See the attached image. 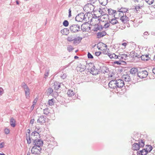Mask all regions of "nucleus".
I'll return each instance as SVG.
<instances>
[{
    "label": "nucleus",
    "instance_id": "32",
    "mask_svg": "<svg viewBox=\"0 0 155 155\" xmlns=\"http://www.w3.org/2000/svg\"><path fill=\"white\" fill-rule=\"evenodd\" d=\"M74 38L73 36L71 35L68 37L67 40L68 41L71 42L73 41Z\"/></svg>",
    "mask_w": 155,
    "mask_h": 155
},
{
    "label": "nucleus",
    "instance_id": "7",
    "mask_svg": "<svg viewBox=\"0 0 155 155\" xmlns=\"http://www.w3.org/2000/svg\"><path fill=\"white\" fill-rule=\"evenodd\" d=\"M119 15L121 16L120 19L124 23H127L129 21V18L126 15V14L123 13L122 15V13H119Z\"/></svg>",
    "mask_w": 155,
    "mask_h": 155
},
{
    "label": "nucleus",
    "instance_id": "12",
    "mask_svg": "<svg viewBox=\"0 0 155 155\" xmlns=\"http://www.w3.org/2000/svg\"><path fill=\"white\" fill-rule=\"evenodd\" d=\"M122 78L126 82H129L131 80L130 77L127 74L123 75L122 77Z\"/></svg>",
    "mask_w": 155,
    "mask_h": 155
},
{
    "label": "nucleus",
    "instance_id": "39",
    "mask_svg": "<svg viewBox=\"0 0 155 155\" xmlns=\"http://www.w3.org/2000/svg\"><path fill=\"white\" fill-rule=\"evenodd\" d=\"M49 73V70H47V71H46V72L45 73V76L44 77V78H44V79H45L46 80V78H47V77L48 76Z\"/></svg>",
    "mask_w": 155,
    "mask_h": 155
},
{
    "label": "nucleus",
    "instance_id": "5",
    "mask_svg": "<svg viewBox=\"0 0 155 155\" xmlns=\"http://www.w3.org/2000/svg\"><path fill=\"white\" fill-rule=\"evenodd\" d=\"M108 86L110 88L113 89L114 91L117 92V88L116 80H112L110 81L108 84Z\"/></svg>",
    "mask_w": 155,
    "mask_h": 155
},
{
    "label": "nucleus",
    "instance_id": "9",
    "mask_svg": "<svg viewBox=\"0 0 155 155\" xmlns=\"http://www.w3.org/2000/svg\"><path fill=\"white\" fill-rule=\"evenodd\" d=\"M91 72L93 75L98 74V70L96 68L95 66L94 65L91 69Z\"/></svg>",
    "mask_w": 155,
    "mask_h": 155
},
{
    "label": "nucleus",
    "instance_id": "23",
    "mask_svg": "<svg viewBox=\"0 0 155 155\" xmlns=\"http://www.w3.org/2000/svg\"><path fill=\"white\" fill-rule=\"evenodd\" d=\"M99 3L103 5H106L108 2V0H98Z\"/></svg>",
    "mask_w": 155,
    "mask_h": 155
},
{
    "label": "nucleus",
    "instance_id": "63",
    "mask_svg": "<svg viewBox=\"0 0 155 155\" xmlns=\"http://www.w3.org/2000/svg\"><path fill=\"white\" fill-rule=\"evenodd\" d=\"M152 71L153 73L155 74V67L153 68Z\"/></svg>",
    "mask_w": 155,
    "mask_h": 155
},
{
    "label": "nucleus",
    "instance_id": "60",
    "mask_svg": "<svg viewBox=\"0 0 155 155\" xmlns=\"http://www.w3.org/2000/svg\"><path fill=\"white\" fill-rule=\"evenodd\" d=\"M90 1L91 3H94L96 2L97 1V0H90Z\"/></svg>",
    "mask_w": 155,
    "mask_h": 155
},
{
    "label": "nucleus",
    "instance_id": "19",
    "mask_svg": "<svg viewBox=\"0 0 155 155\" xmlns=\"http://www.w3.org/2000/svg\"><path fill=\"white\" fill-rule=\"evenodd\" d=\"M45 117L43 116H41L39 117V123L42 124L45 122Z\"/></svg>",
    "mask_w": 155,
    "mask_h": 155
},
{
    "label": "nucleus",
    "instance_id": "25",
    "mask_svg": "<svg viewBox=\"0 0 155 155\" xmlns=\"http://www.w3.org/2000/svg\"><path fill=\"white\" fill-rule=\"evenodd\" d=\"M140 152L141 153V155H147L148 153L147 149L146 150L145 149L140 150Z\"/></svg>",
    "mask_w": 155,
    "mask_h": 155
},
{
    "label": "nucleus",
    "instance_id": "29",
    "mask_svg": "<svg viewBox=\"0 0 155 155\" xmlns=\"http://www.w3.org/2000/svg\"><path fill=\"white\" fill-rule=\"evenodd\" d=\"M25 95L27 97H29L30 95V91L29 88H28V89H25Z\"/></svg>",
    "mask_w": 155,
    "mask_h": 155
},
{
    "label": "nucleus",
    "instance_id": "6",
    "mask_svg": "<svg viewBox=\"0 0 155 155\" xmlns=\"http://www.w3.org/2000/svg\"><path fill=\"white\" fill-rule=\"evenodd\" d=\"M148 75V72L146 71H141L138 72L137 76L141 78H144Z\"/></svg>",
    "mask_w": 155,
    "mask_h": 155
},
{
    "label": "nucleus",
    "instance_id": "3",
    "mask_svg": "<svg viewBox=\"0 0 155 155\" xmlns=\"http://www.w3.org/2000/svg\"><path fill=\"white\" fill-rule=\"evenodd\" d=\"M116 83L117 85V93H118L119 92V90L122 88L124 85V81L121 79L116 80Z\"/></svg>",
    "mask_w": 155,
    "mask_h": 155
},
{
    "label": "nucleus",
    "instance_id": "22",
    "mask_svg": "<svg viewBox=\"0 0 155 155\" xmlns=\"http://www.w3.org/2000/svg\"><path fill=\"white\" fill-rule=\"evenodd\" d=\"M137 71V69L134 68H132L130 70V73L133 74H136Z\"/></svg>",
    "mask_w": 155,
    "mask_h": 155
},
{
    "label": "nucleus",
    "instance_id": "51",
    "mask_svg": "<svg viewBox=\"0 0 155 155\" xmlns=\"http://www.w3.org/2000/svg\"><path fill=\"white\" fill-rule=\"evenodd\" d=\"M114 64H116L118 65H120L121 64V63L120 61H115L114 62Z\"/></svg>",
    "mask_w": 155,
    "mask_h": 155
},
{
    "label": "nucleus",
    "instance_id": "20",
    "mask_svg": "<svg viewBox=\"0 0 155 155\" xmlns=\"http://www.w3.org/2000/svg\"><path fill=\"white\" fill-rule=\"evenodd\" d=\"M61 83L57 82H55L54 83V88L56 90H58L60 87Z\"/></svg>",
    "mask_w": 155,
    "mask_h": 155
},
{
    "label": "nucleus",
    "instance_id": "26",
    "mask_svg": "<svg viewBox=\"0 0 155 155\" xmlns=\"http://www.w3.org/2000/svg\"><path fill=\"white\" fill-rule=\"evenodd\" d=\"M109 23H111L113 25L115 24L118 23V21L116 19V18L112 19L111 20H110Z\"/></svg>",
    "mask_w": 155,
    "mask_h": 155
},
{
    "label": "nucleus",
    "instance_id": "54",
    "mask_svg": "<svg viewBox=\"0 0 155 155\" xmlns=\"http://www.w3.org/2000/svg\"><path fill=\"white\" fill-rule=\"evenodd\" d=\"M71 10L70 9H69V15H68V17H70L71 16Z\"/></svg>",
    "mask_w": 155,
    "mask_h": 155
},
{
    "label": "nucleus",
    "instance_id": "45",
    "mask_svg": "<svg viewBox=\"0 0 155 155\" xmlns=\"http://www.w3.org/2000/svg\"><path fill=\"white\" fill-rule=\"evenodd\" d=\"M97 28H97V29H98L99 30L101 31L103 28V27L102 25H98Z\"/></svg>",
    "mask_w": 155,
    "mask_h": 155
},
{
    "label": "nucleus",
    "instance_id": "15",
    "mask_svg": "<svg viewBox=\"0 0 155 155\" xmlns=\"http://www.w3.org/2000/svg\"><path fill=\"white\" fill-rule=\"evenodd\" d=\"M10 125L12 127H15V120L13 117H12L11 118L10 120Z\"/></svg>",
    "mask_w": 155,
    "mask_h": 155
},
{
    "label": "nucleus",
    "instance_id": "28",
    "mask_svg": "<svg viewBox=\"0 0 155 155\" xmlns=\"http://www.w3.org/2000/svg\"><path fill=\"white\" fill-rule=\"evenodd\" d=\"M26 140H27V143L28 144H30L31 143V138H30V135H28V136L27 134H26Z\"/></svg>",
    "mask_w": 155,
    "mask_h": 155
},
{
    "label": "nucleus",
    "instance_id": "21",
    "mask_svg": "<svg viewBox=\"0 0 155 155\" xmlns=\"http://www.w3.org/2000/svg\"><path fill=\"white\" fill-rule=\"evenodd\" d=\"M67 94L69 97H71L74 96V93L73 90H69L67 92Z\"/></svg>",
    "mask_w": 155,
    "mask_h": 155
},
{
    "label": "nucleus",
    "instance_id": "18",
    "mask_svg": "<svg viewBox=\"0 0 155 155\" xmlns=\"http://www.w3.org/2000/svg\"><path fill=\"white\" fill-rule=\"evenodd\" d=\"M85 69V67L84 65H81L80 67H78L77 70L80 72L83 71Z\"/></svg>",
    "mask_w": 155,
    "mask_h": 155
},
{
    "label": "nucleus",
    "instance_id": "38",
    "mask_svg": "<svg viewBox=\"0 0 155 155\" xmlns=\"http://www.w3.org/2000/svg\"><path fill=\"white\" fill-rule=\"evenodd\" d=\"M145 1L147 4L150 5L152 4L153 3L154 0H145Z\"/></svg>",
    "mask_w": 155,
    "mask_h": 155
},
{
    "label": "nucleus",
    "instance_id": "11",
    "mask_svg": "<svg viewBox=\"0 0 155 155\" xmlns=\"http://www.w3.org/2000/svg\"><path fill=\"white\" fill-rule=\"evenodd\" d=\"M35 147H33L31 150V153L32 154H35L36 155H38L39 154V149L38 148Z\"/></svg>",
    "mask_w": 155,
    "mask_h": 155
},
{
    "label": "nucleus",
    "instance_id": "48",
    "mask_svg": "<svg viewBox=\"0 0 155 155\" xmlns=\"http://www.w3.org/2000/svg\"><path fill=\"white\" fill-rule=\"evenodd\" d=\"M101 54V51L96 52L95 54L96 56H98L100 55Z\"/></svg>",
    "mask_w": 155,
    "mask_h": 155
},
{
    "label": "nucleus",
    "instance_id": "4",
    "mask_svg": "<svg viewBox=\"0 0 155 155\" xmlns=\"http://www.w3.org/2000/svg\"><path fill=\"white\" fill-rule=\"evenodd\" d=\"M86 18L85 17V15L83 13H81L77 15L75 18V20L79 22L83 20L87 21V20H85Z\"/></svg>",
    "mask_w": 155,
    "mask_h": 155
},
{
    "label": "nucleus",
    "instance_id": "27",
    "mask_svg": "<svg viewBox=\"0 0 155 155\" xmlns=\"http://www.w3.org/2000/svg\"><path fill=\"white\" fill-rule=\"evenodd\" d=\"M146 146L147 147L145 148V149H147L148 153L150 152L153 149L151 145H147Z\"/></svg>",
    "mask_w": 155,
    "mask_h": 155
},
{
    "label": "nucleus",
    "instance_id": "49",
    "mask_svg": "<svg viewBox=\"0 0 155 155\" xmlns=\"http://www.w3.org/2000/svg\"><path fill=\"white\" fill-rule=\"evenodd\" d=\"M3 90L2 87H0V96L3 93Z\"/></svg>",
    "mask_w": 155,
    "mask_h": 155
},
{
    "label": "nucleus",
    "instance_id": "50",
    "mask_svg": "<svg viewBox=\"0 0 155 155\" xmlns=\"http://www.w3.org/2000/svg\"><path fill=\"white\" fill-rule=\"evenodd\" d=\"M67 77V75L65 74H64L62 75L61 76V77L62 78L64 79L66 78Z\"/></svg>",
    "mask_w": 155,
    "mask_h": 155
},
{
    "label": "nucleus",
    "instance_id": "59",
    "mask_svg": "<svg viewBox=\"0 0 155 155\" xmlns=\"http://www.w3.org/2000/svg\"><path fill=\"white\" fill-rule=\"evenodd\" d=\"M34 120H35L34 119H31L30 122V123L31 124H33L34 123Z\"/></svg>",
    "mask_w": 155,
    "mask_h": 155
},
{
    "label": "nucleus",
    "instance_id": "1",
    "mask_svg": "<svg viewBox=\"0 0 155 155\" xmlns=\"http://www.w3.org/2000/svg\"><path fill=\"white\" fill-rule=\"evenodd\" d=\"M144 145V141L143 140L141 139L139 140L138 143H135L133 145L132 149L134 150H137L140 147H142Z\"/></svg>",
    "mask_w": 155,
    "mask_h": 155
},
{
    "label": "nucleus",
    "instance_id": "8",
    "mask_svg": "<svg viewBox=\"0 0 155 155\" xmlns=\"http://www.w3.org/2000/svg\"><path fill=\"white\" fill-rule=\"evenodd\" d=\"M117 14L119 15V13H122L123 15V13L126 14V12L128 13V10L127 8H122L120 9L117 12Z\"/></svg>",
    "mask_w": 155,
    "mask_h": 155
},
{
    "label": "nucleus",
    "instance_id": "61",
    "mask_svg": "<svg viewBox=\"0 0 155 155\" xmlns=\"http://www.w3.org/2000/svg\"><path fill=\"white\" fill-rule=\"evenodd\" d=\"M143 34L144 35H149V34H148V32L147 31L145 32Z\"/></svg>",
    "mask_w": 155,
    "mask_h": 155
},
{
    "label": "nucleus",
    "instance_id": "36",
    "mask_svg": "<svg viewBox=\"0 0 155 155\" xmlns=\"http://www.w3.org/2000/svg\"><path fill=\"white\" fill-rule=\"evenodd\" d=\"M63 25L65 27H67L69 25V22L67 20H64L63 23Z\"/></svg>",
    "mask_w": 155,
    "mask_h": 155
},
{
    "label": "nucleus",
    "instance_id": "43",
    "mask_svg": "<svg viewBox=\"0 0 155 155\" xmlns=\"http://www.w3.org/2000/svg\"><path fill=\"white\" fill-rule=\"evenodd\" d=\"M48 92L49 94H51L53 92V90L51 88H49L48 89Z\"/></svg>",
    "mask_w": 155,
    "mask_h": 155
},
{
    "label": "nucleus",
    "instance_id": "30",
    "mask_svg": "<svg viewBox=\"0 0 155 155\" xmlns=\"http://www.w3.org/2000/svg\"><path fill=\"white\" fill-rule=\"evenodd\" d=\"M54 98L51 99V100H49L48 102V104L51 106L53 105L54 104Z\"/></svg>",
    "mask_w": 155,
    "mask_h": 155
},
{
    "label": "nucleus",
    "instance_id": "34",
    "mask_svg": "<svg viewBox=\"0 0 155 155\" xmlns=\"http://www.w3.org/2000/svg\"><path fill=\"white\" fill-rule=\"evenodd\" d=\"M74 49V48L71 45H68L67 47V50L69 52H71Z\"/></svg>",
    "mask_w": 155,
    "mask_h": 155
},
{
    "label": "nucleus",
    "instance_id": "37",
    "mask_svg": "<svg viewBox=\"0 0 155 155\" xmlns=\"http://www.w3.org/2000/svg\"><path fill=\"white\" fill-rule=\"evenodd\" d=\"M45 81L46 80L45 79H43L42 81L39 83V85L42 87L44 85Z\"/></svg>",
    "mask_w": 155,
    "mask_h": 155
},
{
    "label": "nucleus",
    "instance_id": "10",
    "mask_svg": "<svg viewBox=\"0 0 155 155\" xmlns=\"http://www.w3.org/2000/svg\"><path fill=\"white\" fill-rule=\"evenodd\" d=\"M82 39V38L79 36L77 38H74L73 40V43L74 44H78L81 41Z\"/></svg>",
    "mask_w": 155,
    "mask_h": 155
},
{
    "label": "nucleus",
    "instance_id": "56",
    "mask_svg": "<svg viewBox=\"0 0 155 155\" xmlns=\"http://www.w3.org/2000/svg\"><path fill=\"white\" fill-rule=\"evenodd\" d=\"M115 55L114 56V58H115V59H116V58H120V56H119V55H118V56H117V55H116L115 54Z\"/></svg>",
    "mask_w": 155,
    "mask_h": 155
},
{
    "label": "nucleus",
    "instance_id": "57",
    "mask_svg": "<svg viewBox=\"0 0 155 155\" xmlns=\"http://www.w3.org/2000/svg\"><path fill=\"white\" fill-rule=\"evenodd\" d=\"M108 55L109 56L110 59L113 58H112V54L110 53H108Z\"/></svg>",
    "mask_w": 155,
    "mask_h": 155
},
{
    "label": "nucleus",
    "instance_id": "41",
    "mask_svg": "<svg viewBox=\"0 0 155 155\" xmlns=\"http://www.w3.org/2000/svg\"><path fill=\"white\" fill-rule=\"evenodd\" d=\"M110 26V23L107 22L104 26L103 28H108Z\"/></svg>",
    "mask_w": 155,
    "mask_h": 155
},
{
    "label": "nucleus",
    "instance_id": "17",
    "mask_svg": "<svg viewBox=\"0 0 155 155\" xmlns=\"http://www.w3.org/2000/svg\"><path fill=\"white\" fill-rule=\"evenodd\" d=\"M108 14L110 15H113L114 14V16H115L116 14H117V12L116 10H113L111 9H109L108 10Z\"/></svg>",
    "mask_w": 155,
    "mask_h": 155
},
{
    "label": "nucleus",
    "instance_id": "55",
    "mask_svg": "<svg viewBox=\"0 0 155 155\" xmlns=\"http://www.w3.org/2000/svg\"><path fill=\"white\" fill-rule=\"evenodd\" d=\"M37 98H36L35 99V100H34L33 102V105H35V104L37 102Z\"/></svg>",
    "mask_w": 155,
    "mask_h": 155
},
{
    "label": "nucleus",
    "instance_id": "35",
    "mask_svg": "<svg viewBox=\"0 0 155 155\" xmlns=\"http://www.w3.org/2000/svg\"><path fill=\"white\" fill-rule=\"evenodd\" d=\"M44 114L46 115H48L49 113V112L48 108L43 110Z\"/></svg>",
    "mask_w": 155,
    "mask_h": 155
},
{
    "label": "nucleus",
    "instance_id": "46",
    "mask_svg": "<svg viewBox=\"0 0 155 155\" xmlns=\"http://www.w3.org/2000/svg\"><path fill=\"white\" fill-rule=\"evenodd\" d=\"M43 144V142L42 140L39 139V148L41 146H42Z\"/></svg>",
    "mask_w": 155,
    "mask_h": 155
},
{
    "label": "nucleus",
    "instance_id": "33",
    "mask_svg": "<svg viewBox=\"0 0 155 155\" xmlns=\"http://www.w3.org/2000/svg\"><path fill=\"white\" fill-rule=\"evenodd\" d=\"M21 87L24 88V90L29 88L27 84L24 82L22 83Z\"/></svg>",
    "mask_w": 155,
    "mask_h": 155
},
{
    "label": "nucleus",
    "instance_id": "52",
    "mask_svg": "<svg viewBox=\"0 0 155 155\" xmlns=\"http://www.w3.org/2000/svg\"><path fill=\"white\" fill-rule=\"evenodd\" d=\"M140 8V6H137L135 8V10H136L137 11H138Z\"/></svg>",
    "mask_w": 155,
    "mask_h": 155
},
{
    "label": "nucleus",
    "instance_id": "40",
    "mask_svg": "<svg viewBox=\"0 0 155 155\" xmlns=\"http://www.w3.org/2000/svg\"><path fill=\"white\" fill-rule=\"evenodd\" d=\"M103 43H98L97 44V48H98L99 50H101V45H102Z\"/></svg>",
    "mask_w": 155,
    "mask_h": 155
},
{
    "label": "nucleus",
    "instance_id": "58",
    "mask_svg": "<svg viewBox=\"0 0 155 155\" xmlns=\"http://www.w3.org/2000/svg\"><path fill=\"white\" fill-rule=\"evenodd\" d=\"M32 140H33V145H34L35 144V143H37V139H35V140H34V139H32Z\"/></svg>",
    "mask_w": 155,
    "mask_h": 155
},
{
    "label": "nucleus",
    "instance_id": "64",
    "mask_svg": "<svg viewBox=\"0 0 155 155\" xmlns=\"http://www.w3.org/2000/svg\"><path fill=\"white\" fill-rule=\"evenodd\" d=\"M26 132L28 133L29 134H29L30 132V130L29 129L27 130H26Z\"/></svg>",
    "mask_w": 155,
    "mask_h": 155
},
{
    "label": "nucleus",
    "instance_id": "31",
    "mask_svg": "<svg viewBox=\"0 0 155 155\" xmlns=\"http://www.w3.org/2000/svg\"><path fill=\"white\" fill-rule=\"evenodd\" d=\"M36 130V129H35ZM38 129H37V130H35V131L31 133L32 135L37 136L38 134H39Z\"/></svg>",
    "mask_w": 155,
    "mask_h": 155
},
{
    "label": "nucleus",
    "instance_id": "13",
    "mask_svg": "<svg viewBox=\"0 0 155 155\" xmlns=\"http://www.w3.org/2000/svg\"><path fill=\"white\" fill-rule=\"evenodd\" d=\"M107 33L104 31H100L97 34V36L98 38H100L106 35Z\"/></svg>",
    "mask_w": 155,
    "mask_h": 155
},
{
    "label": "nucleus",
    "instance_id": "62",
    "mask_svg": "<svg viewBox=\"0 0 155 155\" xmlns=\"http://www.w3.org/2000/svg\"><path fill=\"white\" fill-rule=\"evenodd\" d=\"M97 27L96 28H95L94 29V31H97V30H99L98 29H97Z\"/></svg>",
    "mask_w": 155,
    "mask_h": 155
},
{
    "label": "nucleus",
    "instance_id": "47",
    "mask_svg": "<svg viewBox=\"0 0 155 155\" xmlns=\"http://www.w3.org/2000/svg\"><path fill=\"white\" fill-rule=\"evenodd\" d=\"M4 132L5 134H8L9 133V130L7 128H5L4 129Z\"/></svg>",
    "mask_w": 155,
    "mask_h": 155
},
{
    "label": "nucleus",
    "instance_id": "42",
    "mask_svg": "<svg viewBox=\"0 0 155 155\" xmlns=\"http://www.w3.org/2000/svg\"><path fill=\"white\" fill-rule=\"evenodd\" d=\"M39 139H37V143H35L34 145V146L33 147H38L39 148Z\"/></svg>",
    "mask_w": 155,
    "mask_h": 155
},
{
    "label": "nucleus",
    "instance_id": "16",
    "mask_svg": "<svg viewBox=\"0 0 155 155\" xmlns=\"http://www.w3.org/2000/svg\"><path fill=\"white\" fill-rule=\"evenodd\" d=\"M69 30L67 28H64L61 30V33L63 35H67L69 33Z\"/></svg>",
    "mask_w": 155,
    "mask_h": 155
},
{
    "label": "nucleus",
    "instance_id": "24",
    "mask_svg": "<svg viewBox=\"0 0 155 155\" xmlns=\"http://www.w3.org/2000/svg\"><path fill=\"white\" fill-rule=\"evenodd\" d=\"M120 55H121V56H120V59L126 60V59H127V58L128 56L127 54H120Z\"/></svg>",
    "mask_w": 155,
    "mask_h": 155
},
{
    "label": "nucleus",
    "instance_id": "53",
    "mask_svg": "<svg viewBox=\"0 0 155 155\" xmlns=\"http://www.w3.org/2000/svg\"><path fill=\"white\" fill-rule=\"evenodd\" d=\"M4 143H0V148H2L4 147Z\"/></svg>",
    "mask_w": 155,
    "mask_h": 155
},
{
    "label": "nucleus",
    "instance_id": "2",
    "mask_svg": "<svg viewBox=\"0 0 155 155\" xmlns=\"http://www.w3.org/2000/svg\"><path fill=\"white\" fill-rule=\"evenodd\" d=\"M70 30L72 32H77L80 31V26L78 24L72 25L70 27Z\"/></svg>",
    "mask_w": 155,
    "mask_h": 155
},
{
    "label": "nucleus",
    "instance_id": "14",
    "mask_svg": "<svg viewBox=\"0 0 155 155\" xmlns=\"http://www.w3.org/2000/svg\"><path fill=\"white\" fill-rule=\"evenodd\" d=\"M141 60L143 61H149L150 59V58L149 57L148 54L142 55L140 56Z\"/></svg>",
    "mask_w": 155,
    "mask_h": 155
},
{
    "label": "nucleus",
    "instance_id": "44",
    "mask_svg": "<svg viewBox=\"0 0 155 155\" xmlns=\"http://www.w3.org/2000/svg\"><path fill=\"white\" fill-rule=\"evenodd\" d=\"M87 57L89 59H93V57L89 52H88L87 54Z\"/></svg>",
    "mask_w": 155,
    "mask_h": 155
}]
</instances>
